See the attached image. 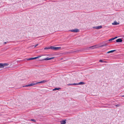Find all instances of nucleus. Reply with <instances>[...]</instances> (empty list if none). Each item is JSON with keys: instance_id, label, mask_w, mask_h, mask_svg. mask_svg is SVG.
<instances>
[{"instance_id": "obj_1", "label": "nucleus", "mask_w": 124, "mask_h": 124, "mask_svg": "<svg viewBox=\"0 0 124 124\" xmlns=\"http://www.w3.org/2000/svg\"><path fill=\"white\" fill-rule=\"evenodd\" d=\"M8 64L7 63H0V68H3L5 66H7Z\"/></svg>"}, {"instance_id": "obj_2", "label": "nucleus", "mask_w": 124, "mask_h": 124, "mask_svg": "<svg viewBox=\"0 0 124 124\" xmlns=\"http://www.w3.org/2000/svg\"><path fill=\"white\" fill-rule=\"evenodd\" d=\"M50 48L51 49H52L54 50H59L61 48V47L51 46L50 47Z\"/></svg>"}, {"instance_id": "obj_3", "label": "nucleus", "mask_w": 124, "mask_h": 124, "mask_svg": "<svg viewBox=\"0 0 124 124\" xmlns=\"http://www.w3.org/2000/svg\"><path fill=\"white\" fill-rule=\"evenodd\" d=\"M70 31L72 32H79V30L78 29H75L74 30H71Z\"/></svg>"}, {"instance_id": "obj_4", "label": "nucleus", "mask_w": 124, "mask_h": 124, "mask_svg": "<svg viewBox=\"0 0 124 124\" xmlns=\"http://www.w3.org/2000/svg\"><path fill=\"white\" fill-rule=\"evenodd\" d=\"M102 27V26L101 25L98 26H97L95 27H93V28L95 29H99L101 28Z\"/></svg>"}, {"instance_id": "obj_5", "label": "nucleus", "mask_w": 124, "mask_h": 124, "mask_svg": "<svg viewBox=\"0 0 124 124\" xmlns=\"http://www.w3.org/2000/svg\"><path fill=\"white\" fill-rule=\"evenodd\" d=\"M66 120H63L60 121L61 124H65L66 123Z\"/></svg>"}, {"instance_id": "obj_6", "label": "nucleus", "mask_w": 124, "mask_h": 124, "mask_svg": "<svg viewBox=\"0 0 124 124\" xmlns=\"http://www.w3.org/2000/svg\"><path fill=\"white\" fill-rule=\"evenodd\" d=\"M122 39L120 38L116 40V41L117 42H122Z\"/></svg>"}, {"instance_id": "obj_7", "label": "nucleus", "mask_w": 124, "mask_h": 124, "mask_svg": "<svg viewBox=\"0 0 124 124\" xmlns=\"http://www.w3.org/2000/svg\"><path fill=\"white\" fill-rule=\"evenodd\" d=\"M113 25H116L119 24V23H117L116 21H115L112 23Z\"/></svg>"}, {"instance_id": "obj_8", "label": "nucleus", "mask_w": 124, "mask_h": 124, "mask_svg": "<svg viewBox=\"0 0 124 124\" xmlns=\"http://www.w3.org/2000/svg\"><path fill=\"white\" fill-rule=\"evenodd\" d=\"M54 58V57H52L50 58H48V57H47V58H46L44 59H43L44 60H50L52 59H53Z\"/></svg>"}, {"instance_id": "obj_9", "label": "nucleus", "mask_w": 124, "mask_h": 124, "mask_svg": "<svg viewBox=\"0 0 124 124\" xmlns=\"http://www.w3.org/2000/svg\"><path fill=\"white\" fill-rule=\"evenodd\" d=\"M30 84V86H32L33 85H35L37 84L36 83H32L31 84Z\"/></svg>"}, {"instance_id": "obj_10", "label": "nucleus", "mask_w": 124, "mask_h": 124, "mask_svg": "<svg viewBox=\"0 0 124 124\" xmlns=\"http://www.w3.org/2000/svg\"><path fill=\"white\" fill-rule=\"evenodd\" d=\"M116 50H112L108 52H107V53L108 54V53H113L114 51H115Z\"/></svg>"}, {"instance_id": "obj_11", "label": "nucleus", "mask_w": 124, "mask_h": 124, "mask_svg": "<svg viewBox=\"0 0 124 124\" xmlns=\"http://www.w3.org/2000/svg\"><path fill=\"white\" fill-rule=\"evenodd\" d=\"M61 88H55L54 89H53V91H54L56 90H59Z\"/></svg>"}, {"instance_id": "obj_12", "label": "nucleus", "mask_w": 124, "mask_h": 124, "mask_svg": "<svg viewBox=\"0 0 124 124\" xmlns=\"http://www.w3.org/2000/svg\"><path fill=\"white\" fill-rule=\"evenodd\" d=\"M78 85H83L85 84V83L84 82H80L78 83Z\"/></svg>"}, {"instance_id": "obj_13", "label": "nucleus", "mask_w": 124, "mask_h": 124, "mask_svg": "<svg viewBox=\"0 0 124 124\" xmlns=\"http://www.w3.org/2000/svg\"><path fill=\"white\" fill-rule=\"evenodd\" d=\"M97 45H95L94 46H93L91 47H90V48H91L92 49H93L95 48L96 47V46H97Z\"/></svg>"}, {"instance_id": "obj_14", "label": "nucleus", "mask_w": 124, "mask_h": 124, "mask_svg": "<svg viewBox=\"0 0 124 124\" xmlns=\"http://www.w3.org/2000/svg\"><path fill=\"white\" fill-rule=\"evenodd\" d=\"M33 58H30L28 59H27V60H33V59H33Z\"/></svg>"}, {"instance_id": "obj_15", "label": "nucleus", "mask_w": 124, "mask_h": 124, "mask_svg": "<svg viewBox=\"0 0 124 124\" xmlns=\"http://www.w3.org/2000/svg\"><path fill=\"white\" fill-rule=\"evenodd\" d=\"M47 81L46 80H44L43 81H41V82L42 83H45L47 82Z\"/></svg>"}, {"instance_id": "obj_16", "label": "nucleus", "mask_w": 124, "mask_h": 124, "mask_svg": "<svg viewBox=\"0 0 124 124\" xmlns=\"http://www.w3.org/2000/svg\"><path fill=\"white\" fill-rule=\"evenodd\" d=\"M30 86V84L28 85H24V86H23V87H28L29 86Z\"/></svg>"}, {"instance_id": "obj_17", "label": "nucleus", "mask_w": 124, "mask_h": 124, "mask_svg": "<svg viewBox=\"0 0 124 124\" xmlns=\"http://www.w3.org/2000/svg\"><path fill=\"white\" fill-rule=\"evenodd\" d=\"M114 40V38H111V39H109V40L108 41H112L113 40Z\"/></svg>"}, {"instance_id": "obj_18", "label": "nucleus", "mask_w": 124, "mask_h": 124, "mask_svg": "<svg viewBox=\"0 0 124 124\" xmlns=\"http://www.w3.org/2000/svg\"><path fill=\"white\" fill-rule=\"evenodd\" d=\"M30 120L31 121H32L34 122H36V120L35 119H31Z\"/></svg>"}, {"instance_id": "obj_19", "label": "nucleus", "mask_w": 124, "mask_h": 124, "mask_svg": "<svg viewBox=\"0 0 124 124\" xmlns=\"http://www.w3.org/2000/svg\"><path fill=\"white\" fill-rule=\"evenodd\" d=\"M50 49V47H45L44 48V49H45V50L48 49Z\"/></svg>"}, {"instance_id": "obj_20", "label": "nucleus", "mask_w": 124, "mask_h": 124, "mask_svg": "<svg viewBox=\"0 0 124 124\" xmlns=\"http://www.w3.org/2000/svg\"><path fill=\"white\" fill-rule=\"evenodd\" d=\"M39 58V57H34L33 59H37Z\"/></svg>"}, {"instance_id": "obj_21", "label": "nucleus", "mask_w": 124, "mask_h": 124, "mask_svg": "<svg viewBox=\"0 0 124 124\" xmlns=\"http://www.w3.org/2000/svg\"><path fill=\"white\" fill-rule=\"evenodd\" d=\"M41 83H42V82H41V81L38 82L36 83L37 84H38Z\"/></svg>"}, {"instance_id": "obj_22", "label": "nucleus", "mask_w": 124, "mask_h": 124, "mask_svg": "<svg viewBox=\"0 0 124 124\" xmlns=\"http://www.w3.org/2000/svg\"><path fill=\"white\" fill-rule=\"evenodd\" d=\"M72 85H78V83H74L72 84Z\"/></svg>"}, {"instance_id": "obj_23", "label": "nucleus", "mask_w": 124, "mask_h": 124, "mask_svg": "<svg viewBox=\"0 0 124 124\" xmlns=\"http://www.w3.org/2000/svg\"><path fill=\"white\" fill-rule=\"evenodd\" d=\"M107 45V44H105L104 45H102V46H101V47H102V46H106Z\"/></svg>"}, {"instance_id": "obj_24", "label": "nucleus", "mask_w": 124, "mask_h": 124, "mask_svg": "<svg viewBox=\"0 0 124 124\" xmlns=\"http://www.w3.org/2000/svg\"><path fill=\"white\" fill-rule=\"evenodd\" d=\"M120 106V105L119 104L116 105V106L117 107H118Z\"/></svg>"}, {"instance_id": "obj_25", "label": "nucleus", "mask_w": 124, "mask_h": 124, "mask_svg": "<svg viewBox=\"0 0 124 124\" xmlns=\"http://www.w3.org/2000/svg\"><path fill=\"white\" fill-rule=\"evenodd\" d=\"M38 44H37L35 45H34L33 46H34V47H35L36 46H38Z\"/></svg>"}, {"instance_id": "obj_26", "label": "nucleus", "mask_w": 124, "mask_h": 124, "mask_svg": "<svg viewBox=\"0 0 124 124\" xmlns=\"http://www.w3.org/2000/svg\"><path fill=\"white\" fill-rule=\"evenodd\" d=\"M99 62H103V61L102 60H99Z\"/></svg>"}, {"instance_id": "obj_27", "label": "nucleus", "mask_w": 124, "mask_h": 124, "mask_svg": "<svg viewBox=\"0 0 124 124\" xmlns=\"http://www.w3.org/2000/svg\"><path fill=\"white\" fill-rule=\"evenodd\" d=\"M72 85V84H69L67 85L68 86H69V85Z\"/></svg>"}, {"instance_id": "obj_28", "label": "nucleus", "mask_w": 124, "mask_h": 124, "mask_svg": "<svg viewBox=\"0 0 124 124\" xmlns=\"http://www.w3.org/2000/svg\"><path fill=\"white\" fill-rule=\"evenodd\" d=\"M117 38V37H115V38H114V39H115L116 38Z\"/></svg>"}, {"instance_id": "obj_29", "label": "nucleus", "mask_w": 124, "mask_h": 124, "mask_svg": "<svg viewBox=\"0 0 124 124\" xmlns=\"http://www.w3.org/2000/svg\"><path fill=\"white\" fill-rule=\"evenodd\" d=\"M121 97H124V95H122L121 96Z\"/></svg>"}, {"instance_id": "obj_30", "label": "nucleus", "mask_w": 124, "mask_h": 124, "mask_svg": "<svg viewBox=\"0 0 124 124\" xmlns=\"http://www.w3.org/2000/svg\"><path fill=\"white\" fill-rule=\"evenodd\" d=\"M6 43H7L6 42H4V44H6Z\"/></svg>"}, {"instance_id": "obj_31", "label": "nucleus", "mask_w": 124, "mask_h": 124, "mask_svg": "<svg viewBox=\"0 0 124 124\" xmlns=\"http://www.w3.org/2000/svg\"><path fill=\"white\" fill-rule=\"evenodd\" d=\"M38 57H39H39H41V56H39Z\"/></svg>"}]
</instances>
